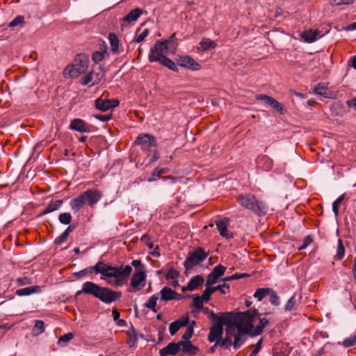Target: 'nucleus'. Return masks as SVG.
<instances>
[{"instance_id":"nucleus-64","label":"nucleus","mask_w":356,"mask_h":356,"mask_svg":"<svg viewBox=\"0 0 356 356\" xmlns=\"http://www.w3.org/2000/svg\"><path fill=\"white\" fill-rule=\"evenodd\" d=\"M346 104L349 108H353L356 111V97L346 102Z\"/></svg>"},{"instance_id":"nucleus-15","label":"nucleus","mask_w":356,"mask_h":356,"mask_svg":"<svg viewBox=\"0 0 356 356\" xmlns=\"http://www.w3.org/2000/svg\"><path fill=\"white\" fill-rule=\"evenodd\" d=\"M257 99L263 100L265 104L275 109L280 114L284 113V109L282 104L275 99L271 97H269L266 95H258L257 96Z\"/></svg>"},{"instance_id":"nucleus-2","label":"nucleus","mask_w":356,"mask_h":356,"mask_svg":"<svg viewBox=\"0 0 356 356\" xmlns=\"http://www.w3.org/2000/svg\"><path fill=\"white\" fill-rule=\"evenodd\" d=\"M229 316L230 325L251 336L253 328V323L259 317V312L254 309H248L244 312H225Z\"/></svg>"},{"instance_id":"nucleus-43","label":"nucleus","mask_w":356,"mask_h":356,"mask_svg":"<svg viewBox=\"0 0 356 356\" xmlns=\"http://www.w3.org/2000/svg\"><path fill=\"white\" fill-rule=\"evenodd\" d=\"M72 215L68 212L61 213L58 216V220L61 224L69 225L72 221Z\"/></svg>"},{"instance_id":"nucleus-36","label":"nucleus","mask_w":356,"mask_h":356,"mask_svg":"<svg viewBox=\"0 0 356 356\" xmlns=\"http://www.w3.org/2000/svg\"><path fill=\"white\" fill-rule=\"evenodd\" d=\"M271 292L270 288H259L257 289L253 296L258 300L261 301L264 298L269 295V293Z\"/></svg>"},{"instance_id":"nucleus-34","label":"nucleus","mask_w":356,"mask_h":356,"mask_svg":"<svg viewBox=\"0 0 356 356\" xmlns=\"http://www.w3.org/2000/svg\"><path fill=\"white\" fill-rule=\"evenodd\" d=\"M200 48L202 51H208L216 48L217 44L209 38H202L200 42Z\"/></svg>"},{"instance_id":"nucleus-61","label":"nucleus","mask_w":356,"mask_h":356,"mask_svg":"<svg viewBox=\"0 0 356 356\" xmlns=\"http://www.w3.org/2000/svg\"><path fill=\"white\" fill-rule=\"evenodd\" d=\"M112 114H107V115H102V114H96L94 115V118L99 120L101 122H107L109 120L111 119Z\"/></svg>"},{"instance_id":"nucleus-10","label":"nucleus","mask_w":356,"mask_h":356,"mask_svg":"<svg viewBox=\"0 0 356 356\" xmlns=\"http://www.w3.org/2000/svg\"><path fill=\"white\" fill-rule=\"evenodd\" d=\"M225 332H227V334L232 335V338H234V342L232 343L233 348L234 350L238 349L245 341V338L244 337V334L246 333L231 325H229L228 327L225 328Z\"/></svg>"},{"instance_id":"nucleus-20","label":"nucleus","mask_w":356,"mask_h":356,"mask_svg":"<svg viewBox=\"0 0 356 356\" xmlns=\"http://www.w3.org/2000/svg\"><path fill=\"white\" fill-rule=\"evenodd\" d=\"M179 341L177 343L172 342L159 350V355H175L179 351Z\"/></svg>"},{"instance_id":"nucleus-46","label":"nucleus","mask_w":356,"mask_h":356,"mask_svg":"<svg viewBox=\"0 0 356 356\" xmlns=\"http://www.w3.org/2000/svg\"><path fill=\"white\" fill-rule=\"evenodd\" d=\"M269 301L270 304L273 306H278L280 304V298L277 296V293L271 289V292L269 293Z\"/></svg>"},{"instance_id":"nucleus-58","label":"nucleus","mask_w":356,"mask_h":356,"mask_svg":"<svg viewBox=\"0 0 356 356\" xmlns=\"http://www.w3.org/2000/svg\"><path fill=\"white\" fill-rule=\"evenodd\" d=\"M161 175L159 168H156L153 170L151 173V176L147 178V181L148 182H152L156 180V177H159Z\"/></svg>"},{"instance_id":"nucleus-24","label":"nucleus","mask_w":356,"mask_h":356,"mask_svg":"<svg viewBox=\"0 0 356 356\" xmlns=\"http://www.w3.org/2000/svg\"><path fill=\"white\" fill-rule=\"evenodd\" d=\"M179 348L183 353H187L189 355H195L197 353L199 349L197 347L193 346L191 341H179Z\"/></svg>"},{"instance_id":"nucleus-57","label":"nucleus","mask_w":356,"mask_h":356,"mask_svg":"<svg viewBox=\"0 0 356 356\" xmlns=\"http://www.w3.org/2000/svg\"><path fill=\"white\" fill-rule=\"evenodd\" d=\"M295 305V296L293 295L288 300L287 302L284 305V309L286 311H291L294 308Z\"/></svg>"},{"instance_id":"nucleus-59","label":"nucleus","mask_w":356,"mask_h":356,"mask_svg":"<svg viewBox=\"0 0 356 356\" xmlns=\"http://www.w3.org/2000/svg\"><path fill=\"white\" fill-rule=\"evenodd\" d=\"M67 237H68V235H67V232H63L59 236L56 238V239L54 241V243L58 245H61L66 241Z\"/></svg>"},{"instance_id":"nucleus-54","label":"nucleus","mask_w":356,"mask_h":356,"mask_svg":"<svg viewBox=\"0 0 356 356\" xmlns=\"http://www.w3.org/2000/svg\"><path fill=\"white\" fill-rule=\"evenodd\" d=\"M178 276H179L178 271L174 268H170V270H168L165 275V277L167 280H177Z\"/></svg>"},{"instance_id":"nucleus-33","label":"nucleus","mask_w":356,"mask_h":356,"mask_svg":"<svg viewBox=\"0 0 356 356\" xmlns=\"http://www.w3.org/2000/svg\"><path fill=\"white\" fill-rule=\"evenodd\" d=\"M318 36V31L308 30L302 33L301 37L304 41L307 42H313L316 40Z\"/></svg>"},{"instance_id":"nucleus-52","label":"nucleus","mask_w":356,"mask_h":356,"mask_svg":"<svg viewBox=\"0 0 356 356\" xmlns=\"http://www.w3.org/2000/svg\"><path fill=\"white\" fill-rule=\"evenodd\" d=\"M112 316L118 325L124 326L126 325V321L124 320L120 319V313L117 310L113 311Z\"/></svg>"},{"instance_id":"nucleus-7","label":"nucleus","mask_w":356,"mask_h":356,"mask_svg":"<svg viewBox=\"0 0 356 356\" xmlns=\"http://www.w3.org/2000/svg\"><path fill=\"white\" fill-rule=\"evenodd\" d=\"M208 255L209 253L201 248H197L193 251H190L184 262L186 271L193 269V267L204 261Z\"/></svg>"},{"instance_id":"nucleus-42","label":"nucleus","mask_w":356,"mask_h":356,"mask_svg":"<svg viewBox=\"0 0 356 356\" xmlns=\"http://www.w3.org/2000/svg\"><path fill=\"white\" fill-rule=\"evenodd\" d=\"M345 249L342 241L339 239L337 241V254L335 258L337 260H341L344 256Z\"/></svg>"},{"instance_id":"nucleus-47","label":"nucleus","mask_w":356,"mask_h":356,"mask_svg":"<svg viewBox=\"0 0 356 356\" xmlns=\"http://www.w3.org/2000/svg\"><path fill=\"white\" fill-rule=\"evenodd\" d=\"M341 344L345 348H348L355 346L356 344V333L345 339L342 341Z\"/></svg>"},{"instance_id":"nucleus-30","label":"nucleus","mask_w":356,"mask_h":356,"mask_svg":"<svg viewBox=\"0 0 356 356\" xmlns=\"http://www.w3.org/2000/svg\"><path fill=\"white\" fill-rule=\"evenodd\" d=\"M166 56L161 53V51L157 50V51H153V47L150 49L148 59L149 62H159L160 63L161 60H163L164 58H165Z\"/></svg>"},{"instance_id":"nucleus-44","label":"nucleus","mask_w":356,"mask_h":356,"mask_svg":"<svg viewBox=\"0 0 356 356\" xmlns=\"http://www.w3.org/2000/svg\"><path fill=\"white\" fill-rule=\"evenodd\" d=\"M202 309L205 314L209 315V318L211 319L213 322L220 321L221 318H222V313H221V316H219L216 315L213 311L210 310L208 307H202Z\"/></svg>"},{"instance_id":"nucleus-31","label":"nucleus","mask_w":356,"mask_h":356,"mask_svg":"<svg viewBox=\"0 0 356 356\" xmlns=\"http://www.w3.org/2000/svg\"><path fill=\"white\" fill-rule=\"evenodd\" d=\"M143 10L140 8H136L129 12L125 17H124L123 20L127 22H133L136 21L138 17L142 15Z\"/></svg>"},{"instance_id":"nucleus-12","label":"nucleus","mask_w":356,"mask_h":356,"mask_svg":"<svg viewBox=\"0 0 356 356\" xmlns=\"http://www.w3.org/2000/svg\"><path fill=\"white\" fill-rule=\"evenodd\" d=\"M92 126L86 123L80 118L71 120L69 129L80 133H90L92 131Z\"/></svg>"},{"instance_id":"nucleus-39","label":"nucleus","mask_w":356,"mask_h":356,"mask_svg":"<svg viewBox=\"0 0 356 356\" xmlns=\"http://www.w3.org/2000/svg\"><path fill=\"white\" fill-rule=\"evenodd\" d=\"M108 40L111 51L113 52L118 51L119 47V40L117 35L113 33H111L108 35Z\"/></svg>"},{"instance_id":"nucleus-32","label":"nucleus","mask_w":356,"mask_h":356,"mask_svg":"<svg viewBox=\"0 0 356 356\" xmlns=\"http://www.w3.org/2000/svg\"><path fill=\"white\" fill-rule=\"evenodd\" d=\"M159 300V295L154 294L152 295L148 300L143 305L144 307L148 308L151 309L154 312H157L159 308H156V302Z\"/></svg>"},{"instance_id":"nucleus-29","label":"nucleus","mask_w":356,"mask_h":356,"mask_svg":"<svg viewBox=\"0 0 356 356\" xmlns=\"http://www.w3.org/2000/svg\"><path fill=\"white\" fill-rule=\"evenodd\" d=\"M63 200H58L56 201L51 202L46 208L41 212V215L47 214L49 213L58 210L60 206L63 204Z\"/></svg>"},{"instance_id":"nucleus-63","label":"nucleus","mask_w":356,"mask_h":356,"mask_svg":"<svg viewBox=\"0 0 356 356\" xmlns=\"http://www.w3.org/2000/svg\"><path fill=\"white\" fill-rule=\"evenodd\" d=\"M163 180L165 181H168V183H169L170 184H174L178 180H179V178H178V177H171V176H167V177H164Z\"/></svg>"},{"instance_id":"nucleus-22","label":"nucleus","mask_w":356,"mask_h":356,"mask_svg":"<svg viewBox=\"0 0 356 356\" xmlns=\"http://www.w3.org/2000/svg\"><path fill=\"white\" fill-rule=\"evenodd\" d=\"M42 292V288L40 286L35 285L20 289H17L15 294L18 296H30L35 293H40Z\"/></svg>"},{"instance_id":"nucleus-50","label":"nucleus","mask_w":356,"mask_h":356,"mask_svg":"<svg viewBox=\"0 0 356 356\" xmlns=\"http://www.w3.org/2000/svg\"><path fill=\"white\" fill-rule=\"evenodd\" d=\"M195 323L194 321H192L191 325L187 327L186 331L184 333L182 339L186 341H190V339L192 337L193 334V325Z\"/></svg>"},{"instance_id":"nucleus-16","label":"nucleus","mask_w":356,"mask_h":356,"mask_svg":"<svg viewBox=\"0 0 356 356\" xmlns=\"http://www.w3.org/2000/svg\"><path fill=\"white\" fill-rule=\"evenodd\" d=\"M229 222V220L227 218H224L223 219L218 220L216 222V227L220 233V235L222 237H224L226 238H233V234L227 229Z\"/></svg>"},{"instance_id":"nucleus-19","label":"nucleus","mask_w":356,"mask_h":356,"mask_svg":"<svg viewBox=\"0 0 356 356\" xmlns=\"http://www.w3.org/2000/svg\"><path fill=\"white\" fill-rule=\"evenodd\" d=\"M261 315L259 314V317L256 318V320H259V323L255 327L253 326L251 337L260 335L264 329L270 324L269 320L266 318H261Z\"/></svg>"},{"instance_id":"nucleus-56","label":"nucleus","mask_w":356,"mask_h":356,"mask_svg":"<svg viewBox=\"0 0 356 356\" xmlns=\"http://www.w3.org/2000/svg\"><path fill=\"white\" fill-rule=\"evenodd\" d=\"M17 282L19 286H26L32 284V279L28 277H18Z\"/></svg>"},{"instance_id":"nucleus-13","label":"nucleus","mask_w":356,"mask_h":356,"mask_svg":"<svg viewBox=\"0 0 356 356\" xmlns=\"http://www.w3.org/2000/svg\"><path fill=\"white\" fill-rule=\"evenodd\" d=\"M83 196L90 207H93L102 197V193L97 189H90L82 193Z\"/></svg>"},{"instance_id":"nucleus-18","label":"nucleus","mask_w":356,"mask_h":356,"mask_svg":"<svg viewBox=\"0 0 356 356\" xmlns=\"http://www.w3.org/2000/svg\"><path fill=\"white\" fill-rule=\"evenodd\" d=\"M161 300L169 301L172 300H180L181 296L177 293L175 290L168 286H164L160 291Z\"/></svg>"},{"instance_id":"nucleus-41","label":"nucleus","mask_w":356,"mask_h":356,"mask_svg":"<svg viewBox=\"0 0 356 356\" xmlns=\"http://www.w3.org/2000/svg\"><path fill=\"white\" fill-rule=\"evenodd\" d=\"M160 63L162 64L163 65L167 67L168 69H170V70H172L173 72L178 71V67L176 65V64L171 59H170L167 57L165 58H164L163 60H161L160 62Z\"/></svg>"},{"instance_id":"nucleus-1","label":"nucleus","mask_w":356,"mask_h":356,"mask_svg":"<svg viewBox=\"0 0 356 356\" xmlns=\"http://www.w3.org/2000/svg\"><path fill=\"white\" fill-rule=\"evenodd\" d=\"M92 269L96 274H101L107 283L113 286H122L132 271L131 266L115 267L98 261Z\"/></svg>"},{"instance_id":"nucleus-14","label":"nucleus","mask_w":356,"mask_h":356,"mask_svg":"<svg viewBox=\"0 0 356 356\" xmlns=\"http://www.w3.org/2000/svg\"><path fill=\"white\" fill-rule=\"evenodd\" d=\"M95 104L97 109L106 111L118 106L119 101L117 99H107L98 98L95 100Z\"/></svg>"},{"instance_id":"nucleus-4","label":"nucleus","mask_w":356,"mask_h":356,"mask_svg":"<svg viewBox=\"0 0 356 356\" xmlns=\"http://www.w3.org/2000/svg\"><path fill=\"white\" fill-rule=\"evenodd\" d=\"M92 296L105 304H111L120 298L122 293L107 287H101L93 282Z\"/></svg>"},{"instance_id":"nucleus-51","label":"nucleus","mask_w":356,"mask_h":356,"mask_svg":"<svg viewBox=\"0 0 356 356\" xmlns=\"http://www.w3.org/2000/svg\"><path fill=\"white\" fill-rule=\"evenodd\" d=\"M140 29H137L135 41L138 43L141 42L149 33L147 29H144L141 33H138Z\"/></svg>"},{"instance_id":"nucleus-48","label":"nucleus","mask_w":356,"mask_h":356,"mask_svg":"<svg viewBox=\"0 0 356 356\" xmlns=\"http://www.w3.org/2000/svg\"><path fill=\"white\" fill-rule=\"evenodd\" d=\"M24 23V17L22 15H18L15 17L10 23L8 26L9 27H15L20 26H22V24Z\"/></svg>"},{"instance_id":"nucleus-60","label":"nucleus","mask_w":356,"mask_h":356,"mask_svg":"<svg viewBox=\"0 0 356 356\" xmlns=\"http://www.w3.org/2000/svg\"><path fill=\"white\" fill-rule=\"evenodd\" d=\"M94 270L92 269V266H90L80 270L79 272L76 273V275L79 277H84L89 274H92Z\"/></svg>"},{"instance_id":"nucleus-26","label":"nucleus","mask_w":356,"mask_h":356,"mask_svg":"<svg viewBox=\"0 0 356 356\" xmlns=\"http://www.w3.org/2000/svg\"><path fill=\"white\" fill-rule=\"evenodd\" d=\"M204 282V277L197 275L191 278L186 286V290L193 291L197 289L200 286L202 285Z\"/></svg>"},{"instance_id":"nucleus-49","label":"nucleus","mask_w":356,"mask_h":356,"mask_svg":"<svg viewBox=\"0 0 356 356\" xmlns=\"http://www.w3.org/2000/svg\"><path fill=\"white\" fill-rule=\"evenodd\" d=\"M73 338V334L71 332H68L61 336L58 341V343L60 346H65L67 342H69Z\"/></svg>"},{"instance_id":"nucleus-8","label":"nucleus","mask_w":356,"mask_h":356,"mask_svg":"<svg viewBox=\"0 0 356 356\" xmlns=\"http://www.w3.org/2000/svg\"><path fill=\"white\" fill-rule=\"evenodd\" d=\"M146 283V275L145 273L139 270L138 271L134 273L131 279V289L129 290V292H136L138 291L141 290L145 286Z\"/></svg>"},{"instance_id":"nucleus-38","label":"nucleus","mask_w":356,"mask_h":356,"mask_svg":"<svg viewBox=\"0 0 356 356\" xmlns=\"http://www.w3.org/2000/svg\"><path fill=\"white\" fill-rule=\"evenodd\" d=\"M327 83H319L314 88V92L315 94L323 96L325 97H327Z\"/></svg>"},{"instance_id":"nucleus-3","label":"nucleus","mask_w":356,"mask_h":356,"mask_svg":"<svg viewBox=\"0 0 356 356\" xmlns=\"http://www.w3.org/2000/svg\"><path fill=\"white\" fill-rule=\"evenodd\" d=\"M237 202L241 207L252 211L257 216H262L266 213L268 207L265 202L256 198L252 193H241L236 197Z\"/></svg>"},{"instance_id":"nucleus-5","label":"nucleus","mask_w":356,"mask_h":356,"mask_svg":"<svg viewBox=\"0 0 356 356\" xmlns=\"http://www.w3.org/2000/svg\"><path fill=\"white\" fill-rule=\"evenodd\" d=\"M228 317V314L224 312L222 313V318L213 322L214 323L211 326L207 337L209 342L213 343L220 341L223 334V325L226 328L230 325L231 321Z\"/></svg>"},{"instance_id":"nucleus-55","label":"nucleus","mask_w":356,"mask_h":356,"mask_svg":"<svg viewBox=\"0 0 356 356\" xmlns=\"http://www.w3.org/2000/svg\"><path fill=\"white\" fill-rule=\"evenodd\" d=\"M179 324L178 323V321H174L171 323L169 325V332L171 336L175 335L177 331L180 329Z\"/></svg>"},{"instance_id":"nucleus-21","label":"nucleus","mask_w":356,"mask_h":356,"mask_svg":"<svg viewBox=\"0 0 356 356\" xmlns=\"http://www.w3.org/2000/svg\"><path fill=\"white\" fill-rule=\"evenodd\" d=\"M89 62V58L87 55L80 54L76 56L74 64L79 67L81 72H86Z\"/></svg>"},{"instance_id":"nucleus-45","label":"nucleus","mask_w":356,"mask_h":356,"mask_svg":"<svg viewBox=\"0 0 356 356\" xmlns=\"http://www.w3.org/2000/svg\"><path fill=\"white\" fill-rule=\"evenodd\" d=\"M259 162L264 163V168L266 171L270 170L273 167V160L267 156H262L259 159Z\"/></svg>"},{"instance_id":"nucleus-23","label":"nucleus","mask_w":356,"mask_h":356,"mask_svg":"<svg viewBox=\"0 0 356 356\" xmlns=\"http://www.w3.org/2000/svg\"><path fill=\"white\" fill-rule=\"evenodd\" d=\"M102 78V74L95 73L94 72H90L86 76H83L81 81V83L83 86L88 84L90 82H92V85L97 84Z\"/></svg>"},{"instance_id":"nucleus-40","label":"nucleus","mask_w":356,"mask_h":356,"mask_svg":"<svg viewBox=\"0 0 356 356\" xmlns=\"http://www.w3.org/2000/svg\"><path fill=\"white\" fill-rule=\"evenodd\" d=\"M45 330L44 323L41 320H36L33 329V332L35 335L38 336L43 333Z\"/></svg>"},{"instance_id":"nucleus-53","label":"nucleus","mask_w":356,"mask_h":356,"mask_svg":"<svg viewBox=\"0 0 356 356\" xmlns=\"http://www.w3.org/2000/svg\"><path fill=\"white\" fill-rule=\"evenodd\" d=\"M106 51H97L92 54V59L96 63L102 60L105 57Z\"/></svg>"},{"instance_id":"nucleus-37","label":"nucleus","mask_w":356,"mask_h":356,"mask_svg":"<svg viewBox=\"0 0 356 356\" xmlns=\"http://www.w3.org/2000/svg\"><path fill=\"white\" fill-rule=\"evenodd\" d=\"M232 335L227 334L225 332V336L224 338L221 337L220 341H218L220 343V347L229 349L231 346H232Z\"/></svg>"},{"instance_id":"nucleus-25","label":"nucleus","mask_w":356,"mask_h":356,"mask_svg":"<svg viewBox=\"0 0 356 356\" xmlns=\"http://www.w3.org/2000/svg\"><path fill=\"white\" fill-rule=\"evenodd\" d=\"M85 203V199L81 193L80 195L74 197L70 200V206L74 213H77L84 206Z\"/></svg>"},{"instance_id":"nucleus-27","label":"nucleus","mask_w":356,"mask_h":356,"mask_svg":"<svg viewBox=\"0 0 356 356\" xmlns=\"http://www.w3.org/2000/svg\"><path fill=\"white\" fill-rule=\"evenodd\" d=\"M85 72H81L79 67L75 64L67 66L63 72L65 76L69 75L70 77H77Z\"/></svg>"},{"instance_id":"nucleus-28","label":"nucleus","mask_w":356,"mask_h":356,"mask_svg":"<svg viewBox=\"0 0 356 356\" xmlns=\"http://www.w3.org/2000/svg\"><path fill=\"white\" fill-rule=\"evenodd\" d=\"M168 43V40H158L155 42V44L153 46V51H155L159 50L166 56V55H168L169 53Z\"/></svg>"},{"instance_id":"nucleus-35","label":"nucleus","mask_w":356,"mask_h":356,"mask_svg":"<svg viewBox=\"0 0 356 356\" xmlns=\"http://www.w3.org/2000/svg\"><path fill=\"white\" fill-rule=\"evenodd\" d=\"M92 290H93V282H86L83 284L82 289L76 293L75 296L78 297L79 295H81L82 293L92 295Z\"/></svg>"},{"instance_id":"nucleus-17","label":"nucleus","mask_w":356,"mask_h":356,"mask_svg":"<svg viewBox=\"0 0 356 356\" xmlns=\"http://www.w3.org/2000/svg\"><path fill=\"white\" fill-rule=\"evenodd\" d=\"M179 64L191 70H199L201 68L200 65L189 56H181L179 59Z\"/></svg>"},{"instance_id":"nucleus-9","label":"nucleus","mask_w":356,"mask_h":356,"mask_svg":"<svg viewBox=\"0 0 356 356\" xmlns=\"http://www.w3.org/2000/svg\"><path fill=\"white\" fill-rule=\"evenodd\" d=\"M226 270V267L222 265L218 264L215 266L212 271L208 275L207 282H206V289L208 288H215L216 286H213L212 285L217 283L220 278L224 275Z\"/></svg>"},{"instance_id":"nucleus-62","label":"nucleus","mask_w":356,"mask_h":356,"mask_svg":"<svg viewBox=\"0 0 356 356\" xmlns=\"http://www.w3.org/2000/svg\"><path fill=\"white\" fill-rule=\"evenodd\" d=\"M262 339H260L258 342L254 346V350L252 351L249 356H256L261 349Z\"/></svg>"},{"instance_id":"nucleus-11","label":"nucleus","mask_w":356,"mask_h":356,"mask_svg":"<svg viewBox=\"0 0 356 356\" xmlns=\"http://www.w3.org/2000/svg\"><path fill=\"white\" fill-rule=\"evenodd\" d=\"M135 144L140 146L143 150H149L150 147L156 146V140L152 135L142 134L138 136Z\"/></svg>"},{"instance_id":"nucleus-6","label":"nucleus","mask_w":356,"mask_h":356,"mask_svg":"<svg viewBox=\"0 0 356 356\" xmlns=\"http://www.w3.org/2000/svg\"><path fill=\"white\" fill-rule=\"evenodd\" d=\"M229 286L226 283L218 285L215 288H205L201 296H195L193 297V306L196 309H200L203 307L204 301L209 302L211 298V295L214 293V291H220L222 294H226L229 292Z\"/></svg>"}]
</instances>
